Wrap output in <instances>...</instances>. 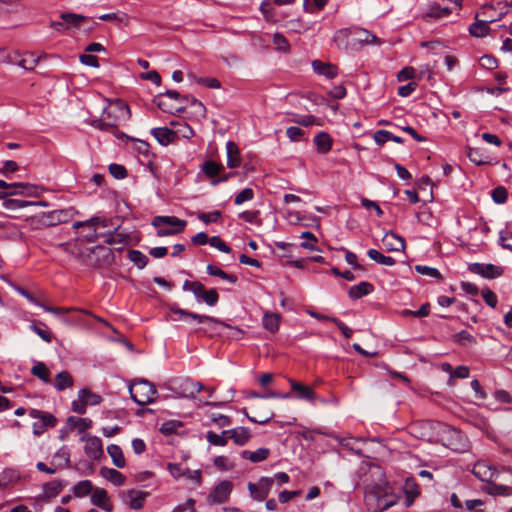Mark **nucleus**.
<instances>
[{
	"instance_id": "obj_9",
	"label": "nucleus",
	"mask_w": 512,
	"mask_h": 512,
	"mask_svg": "<svg viewBox=\"0 0 512 512\" xmlns=\"http://www.w3.org/2000/svg\"><path fill=\"white\" fill-rule=\"evenodd\" d=\"M76 210L72 207L66 209H59L48 212L45 215L46 223L50 226H55L61 223L69 222L76 214Z\"/></svg>"
},
{
	"instance_id": "obj_40",
	"label": "nucleus",
	"mask_w": 512,
	"mask_h": 512,
	"mask_svg": "<svg viewBox=\"0 0 512 512\" xmlns=\"http://www.w3.org/2000/svg\"><path fill=\"white\" fill-rule=\"evenodd\" d=\"M229 433L227 430L222 431L221 434H217L213 431H208L206 434V439L209 444L214 446H226L228 443Z\"/></svg>"
},
{
	"instance_id": "obj_3",
	"label": "nucleus",
	"mask_w": 512,
	"mask_h": 512,
	"mask_svg": "<svg viewBox=\"0 0 512 512\" xmlns=\"http://www.w3.org/2000/svg\"><path fill=\"white\" fill-rule=\"evenodd\" d=\"M151 224L157 228L158 237H166L183 232L187 222L176 216H156Z\"/></svg>"
},
{
	"instance_id": "obj_54",
	"label": "nucleus",
	"mask_w": 512,
	"mask_h": 512,
	"mask_svg": "<svg viewBox=\"0 0 512 512\" xmlns=\"http://www.w3.org/2000/svg\"><path fill=\"white\" fill-rule=\"evenodd\" d=\"M328 0H304L303 8L308 13H314L316 10H321Z\"/></svg>"
},
{
	"instance_id": "obj_24",
	"label": "nucleus",
	"mask_w": 512,
	"mask_h": 512,
	"mask_svg": "<svg viewBox=\"0 0 512 512\" xmlns=\"http://www.w3.org/2000/svg\"><path fill=\"white\" fill-rule=\"evenodd\" d=\"M374 290V287L371 283L362 281L357 285H353L348 290V296L355 300L360 299L368 294H370Z\"/></svg>"
},
{
	"instance_id": "obj_28",
	"label": "nucleus",
	"mask_w": 512,
	"mask_h": 512,
	"mask_svg": "<svg viewBox=\"0 0 512 512\" xmlns=\"http://www.w3.org/2000/svg\"><path fill=\"white\" fill-rule=\"evenodd\" d=\"M270 455L269 448H258L256 451L243 450L241 452V457L243 459L250 460L252 463H259L266 460Z\"/></svg>"
},
{
	"instance_id": "obj_20",
	"label": "nucleus",
	"mask_w": 512,
	"mask_h": 512,
	"mask_svg": "<svg viewBox=\"0 0 512 512\" xmlns=\"http://www.w3.org/2000/svg\"><path fill=\"white\" fill-rule=\"evenodd\" d=\"M125 495L126 498L129 500V507L134 510H139L144 506L146 497L148 496V492L131 489L128 490L125 493Z\"/></svg>"
},
{
	"instance_id": "obj_13",
	"label": "nucleus",
	"mask_w": 512,
	"mask_h": 512,
	"mask_svg": "<svg viewBox=\"0 0 512 512\" xmlns=\"http://www.w3.org/2000/svg\"><path fill=\"white\" fill-rule=\"evenodd\" d=\"M351 32L352 36L350 39L352 40L353 49L358 45L372 43L377 40L375 35L360 27H351Z\"/></svg>"
},
{
	"instance_id": "obj_51",
	"label": "nucleus",
	"mask_w": 512,
	"mask_h": 512,
	"mask_svg": "<svg viewBox=\"0 0 512 512\" xmlns=\"http://www.w3.org/2000/svg\"><path fill=\"white\" fill-rule=\"evenodd\" d=\"M214 466L221 471L234 469L235 464L226 456H217L213 460Z\"/></svg>"
},
{
	"instance_id": "obj_15",
	"label": "nucleus",
	"mask_w": 512,
	"mask_h": 512,
	"mask_svg": "<svg viewBox=\"0 0 512 512\" xmlns=\"http://www.w3.org/2000/svg\"><path fill=\"white\" fill-rule=\"evenodd\" d=\"M467 157L475 165L495 164L491 156L482 148L469 147L467 151Z\"/></svg>"
},
{
	"instance_id": "obj_64",
	"label": "nucleus",
	"mask_w": 512,
	"mask_h": 512,
	"mask_svg": "<svg viewBox=\"0 0 512 512\" xmlns=\"http://www.w3.org/2000/svg\"><path fill=\"white\" fill-rule=\"evenodd\" d=\"M499 244L503 248L512 251V233L508 231H501L499 235Z\"/></svg>"
},
{
	"instance_id": "obj_35",
	"label": "nucleus",
	"mask_w": 512,
	"mask_h": 512,
	"mask_svg": "<svg viewBox=\"0 0 512 512\" xmlns=\"http://www.w3.org/2000/svg\"><path fill=\"white\" fill-rule=\"evenodd\" d=\"M374 141L382 146L384 145L387 141H393V142H396V143H403L404 140L403 138L399 137V136H395L394 134H392L390 131H387V130H378L374 133Z\"/></svg>"
},
{
	"instance_id": "obj_59",
	"label": "nucleus",
	"mask_w": 512,
	"mask_h": 512,
	"mask_svg": "<svg viewBox=\"0 0 512 512\" xmlns=\"http://www.w3.org/2000/svg\"><path fill=\"white\" fill-rule=\"evenodd\" d=\"M222 216L221 211L215 210L208 213H199L198 219L205 224L216 223Z\"/></svg>"
},
{
	"instance_id": "obj_50",
	"label": "nucleus",
	"mask_w": 512,
	"mask_h": 512,
	"mask_svg": "<svg viewBox=\"0 0 512 512\" xmlns=\"http://www.w3.org/2000/svg\"><path fill=\"white\" fill-rule=\"evenodd\" d=\"M180 427H182V422L178 420H168L162 423L159 430L163 435L169 436L175 433Z\"/></svg>"
},
{
	"instance_id": "obj_4",
	"label": "nucleus",
	"mask_w": 512,
	"mask_h": 512,
	"mask_svg": "<svg viewBox=\"0 0 512 512\" xmlns=\"http://www.w3.org/2000/svg\"><path fill=\"white\" fill-rule=\"evenodd\" d=\"M29 416L37 419V421L32 425L33 434L35 436L42 435L48 428L54 427L57 423L56 417L47 411L31 409L29 411Z\"/></svg>"
},
{
	"instance_id": "obj_34",
	"label": "nucleus",
	"mask_w": 512,
	"mask_h": 512,
	"mask_svg": "<svg viewBox=\"0 0 512 512\" xmlns=\"http://www.w3.org/2000/svg\"><path fill=\"white\" fill-rule=\"evenodd\" d=\"M263 327L274 333L278 331L280 324V315L277 313L265 312L263 315Z\"/></svg>"
},
{
	"instance_id": "obj_53",
	"label": "nucleus",
	"mask_w": 512,
	"mask_h": 512,
	"mask_svg": "<svg viewBox=\"0 0 512 512\" xmlns=\"http://www.w3.org/2000/svg\"><path fill=\"white\" fill-rule=\"evenodd\" d=\"M62 489V486L60 483L57 482H50L46 483L43 486V496H46V498L49 500L51 497L57 496Z\"/></svg>"
},
{
	"instance_id": "obj_49",
	"label": "nucleus",
	"mask_w": 512,
	"mask_h": 512,
	"mask_svg": "<svg viewBox=\"0 0 512 512\" xmlns=\"http://www.w3.org/2000/svg\"><path fill=\"white\" fill-rule=\"evenodd\" d=\"M13 184H18L21 187H19V188H6V190L3 191V195H5V199L8 196H11V195L30 194L32 187L29 184L22 183V182H14Z\"/></svg>"
},
{
	"instance_id": "obj_19",
	"label": "nucleus",
	"mask_w": 512,
	"mask_h": 512,
	"mask_svg": "<svg viewBox=\"0 0 512 512\" xmlns=\"http://www.w3.org/2000/svg\"><path fill=\"white\" fill-rule=\"evenodd\" d=\"M151 134L158 141L159 144L166 146L174 141L176 132L168 127H157L151 129Z\"/></svg>"
},
{
	"instance_id": "obj_12",
	"label": "nucleus",
	"mask_w": 512,
	"mask_h": 512,
	"mask_svg": "<svg viewBox=\"0 0 512 512\" xmlns=\"http://www.w3.org/2000/svg\"><path fill=\"white\" fill-rule=\"evenodd\" d=\"M447 446L453 451L464 452L468 447V441L459 430L450 429Z\"/></svg>"
},
{
	"instance_id": "obj_7",
	"label": "nucleus",
	"mask_w": 512,
	"mask_h": 512,
	"mask_svg": "<svg viewBox=\"0 0 512 512\" xmlns=\"http://www.w3.org/2000/svg\"><path fill=\"white\" fill-rule=\"evenodd\" d=\"M273 484V478L261 477L257 483L249 482L247 488L254 500L263 501L267 498Z\"/></svg>"
},
{
	"instance_id": "obj_38",
	"label": "nucleus",
	"mask_w": 512,
	"mask_h": 512,
	"mask_svg": "<svg viewBox=\"0 0 512 512\" xmlns=\"http://www.w3.org/2000/svg\"><path fill=\"white\" fill-rule=\"evenodd\" d=\"M291 388L293 391L299 393V397L305 400H313L315 397V392L309 386L301 384L297 381L290 380Z\"/></svg>"
},
{
	"instance_id": "obj_33",
	"label": "nucleus",
	"mask_w": 512,
	"mask_h": 512,
	"mask_svg": "<svg viewBox=\"0 0 512 512\" xmlns=\"http://www.w3.org/2000/svg\"><path fill=\"white\" fill-rule=\"evenodd\" d=\"M74 384V379L71 374L67 371H61L55 377V388L58 391H63Z\"/></svg>"
},
{
	"instance_id": "obj_32",
	"label": "nucleus",
	"mask_w": 512,
	"mask_h": 512,
	"mask_svg": "<svg viewBox=\"0 0 512 512\" xmlns=\"http://www.w3.org/2000/svg\"><path fill=\"white\" fill-rule=\"evenodd\" d=\"M100 472L104 478L116 486H121L125 483L126 477L116 469L102 468Z\"/></svg>"
},
{
	"instance_id": "obj_16",
	"label": "nucleus",
	"mask_w": 512,
	"mask_h": 512,
	"mask_svg": "<svg viewBox=\"0 0 512 512\" xmlns=\"http://www.w3.org/2000/svg\"><path fill=\"white\" fill-rule=\"evenodd\" d=\"M475 477L484 482H490L496 475V470L485 462H477L472 470Z\"/></svg>"
},
{
	"instance_id": "obj_31",
	"label": "nucleus",
	"mask_w": 512,
	"mask_h": 512,
	"mask_svg": "<svg viewBox=\"0 0 512 512\" xmlns=\"http://www.w3.org/2000/svg\"><path fill=\"white\" fill-rule=\"evenodd\" d=\"M107 453L117 468H124L126 465L125 457L120 446L111 444L107 447Z\"/></svg>"
},
{
	"instance_id": "obj_27",
	"label": "nucleus",
	"mask_w": 512,
	"mask_h": 512,
	"mask_svg": "<svg viewBox=\"0 0 512 512\" xmlns=\"http://www.w3.org/2000/svg\"><path fill=\"white\" fill-rule=\"evenodd\" d=\"M451 13L448 7H440L438 4L431 5L428 10L422 14V19L430 22L432 19H440Z\"/></svg>"
},
{
	"instance_id": "obj_36",
	"label": "nucleus",
	"mask_w": 512,
	"mask_h": 512,
	"mask_svg": "<svg viewBox=\"0 0 512 512\" xmlns=\"http://www.w3.org/2000/svg\"><path fill=\"white\" fill-rule=\"evenodd\" d=\"M314 144L317 149L322 152H328L332 147V138L326 132H320L314 137Z\"/></svg>"
},
{
	"instance_id": "obj_42",
	"label": "nucleus",
	"mask_w": 512,
	"mask_h": 512,
	"mask_svg": "<svg viewBox=\"0 0 512 512\" xmlns=\"http://www.w3.org/2000/svg\"><path fill=\"white\" fill-rule=\"evenodd\" d=\"M32 375L39 378L41 381H43L45 384H50V371L46 367V365L42 362H38L35 364L31 369Z\"/></svg>"
},
{
	"instance_id": "obj_60",
	"label": "nucleus",
	"mask_w": 512,
	"mask_h": 512,
	"mask_svg": "<svg viewBox=\"0 0 512 512\" xmlns=\"http://www.w3.org/2000/svg\"><path fill=\"white\" fill-rule=\"evenodd\" d=\"M87 223H88V227H92V228H96L97 226L109 227V226L114 225L112 219L98 217V216L91 217L90 219L87 220Z\"/></svg>"
},
{
	"instance_id": "obj_55",
	"label": "nucleus",
	"mask_w": 512,
	"mask_h": 512,
	"mask_svg": "<svg viewBox=\"0 0 512 512\" xmlns=\"http://www.w3.org/2000/svg\"><path fill=\"white\" fill-rule=\"evenodd\" d=\"M273 44L278 51L288 52L290 50L288 40L280 33H275L273 35Z\"/></svg>"
},
{
	"instance_id": "obj_39",
	"label": "nucleus",
	"mask_w": 512,
	"mask_h": 512,
	"mask_svg": "<svg viewBox=\"0 0 512 512\" xmlns=\"http://www.w3.org/2000/svg\"><path fill=\"white\" fill-rule=\"evenodd\" d=\"M104 236L106 238L105 242L109 245H126L129 242V236L127 234L118 232V226L114 227V232H110Z\"/></svg>"
},
{
	"instance_id": "obj_48",
	"label": "nucleus",
	"mask_w": 512,
	"mask_h": 512,
	"mask_svg": "<svg viewBox=\"0 0 512 512\" xmlns=\"http://www.w3.org/2000/svg\"><path fill=\"white\" fill-rule=\"evenodd\" d=\"M415 271L421 275L428 276L437 280H442V275L438 269L426 265H416Z\"/></svg>"
},
{
	"instance_id": "obj_46",
	"label": "nucleus",
	"mask_w": 512,
	"mask_h": 512,
	"mask_svg": "<svg viewBox=\"0 0 512 512\" xmlns=\"http://www.w3.org/2000/svg\"><path fill=\"white\" fill-rule=\"evenodd\" d=\"M128 258L133 262L139 269H143L148 263V257L139 250H130L128 252Z\"/></svg>"
},
{
	"instance_id": "obj_26",
	"label": "nucleus",
	"mask_w": 512,
	"mask_h": 512,
	"mask_svg": "<svg viewBox=\"0 0 512 512\" xmlns=\"http://www.w3.org/2000/svg\"><path fill=\"white\" fill-rule=\"evenodd\" d=\"M383 243L390 251H401L405 248V241L402 237L393 232H388L383 237Z\"/></svg>"
},
{
	"instance_id": "obj_23",
	"label": "nucleus",
	"mask_w": 512,
	"mask_h": 512,
	"mask_svg": "<svg viewBox=\"0 0 512 512\" xmlns=\"http://www.w3.org/2000/svg\"><path fill=\"white\" fill-rule=\"evenodd\" d=\"M496 21L494 18L477 20L469 26V33L478 38L485 37L490 32L489 23Z\"/></svg>"
},
{
	"instance_id": "obj_43",
	"label": "nucleus",
	"mask_w": 512,
	"mask_h": 512,
	"mask_svg": "<svg viewBox=\"0 0 512 512\" xmlns=\"http://www.w3.org/2000/svg\"><path fill=\"white\" fill-rule=\"evenodd\" d=\"M367 255L371 260L385 266H393L396 263L394 258L385 256L376 249H369Z\"/></svg>"
},
{
	"instance_id": "obj_44",
	"label": "nucleus",
	"mask_w": 512,
	"mask_h": 512,
	"mask_svg": "<svg viewBox=\"0 0 512 512\" xmlns=\"http://www.w3.org/2000/svg\"><path fill=\"white\" fill-rule=\"evenodd\" d=\"M154 102L157 104L158 108L165 113L173 114L174 112H180L182 110L181 107H176L175 105L167 101L166 98L163 97V95L158 94L155 97Z\"/></svg>"
},
{
	"instance_id": "obj_8",
	"label": "nucleus",
	"mask_w": 512,
	"mask_h": 512,
	"mask_svg": "<svg viewBox=\"0 0 512 512\" xmlns=\"http://www.w3.org/2000/svg\"><path fill=\"white\" fill-rule=\"evenodd\" d=\"M81 440L85 442L84 452L87 457L97 460L103 455V444L99 437L87 434Z\"/></svg>"
},
{
	"instance_id": "obj_56",
	"label": "nucleus",
	"mask_w": 512,
	"mask_h": 512,
	"mask_svg": "<svg viewBox=\"0 0 512 512\" xmlns=\"http://www.w3.org/2000/svg\"><path fill=\"white\" fill-rule=\"evenodd\" d=\"M218 300L219 295L217 290L214 288L206 290L200 298V301L205 302L208 306H215L218 303Z\"/></svg>"
},
{
	"instance_id": "obj_5",
	"label": "nucleus",
	"mask_w": 512,
	"mask_h": 512,
	"mask_svg": "<svg viewBox=\"0 0 512 512\" xmlns=\"http://www.w3.org/2000/svg\"><path fill=\"white\" fill-rule=\"evenodd\" d=\"M233 490V483L229 480L220 481L209 493L207 500L210 504H224Z\"/></svg>"
},
{
	"instance_id": "obj_63",
	"label": "nucleus",
	"mask_w": 512,
	"mask_h": 512,
	"mask_svg": "<svg viewBox=\"0 0 512 512\" xmlns=\"http://www.w3.org/2000/svg\"><path fill=\"white\" fill-rule=\"evenodd\" d=\"M30 329L35 332L43 341L50 343L53 339V335L50 330L40 328L36 324H32Z\"/></svg>"
},
{
	"instance_id": "obj_30",
	"label": "nucleus",
	"mask_w": 512,
	"mask_h": 512,
	"mask_svg": "<svg viewBox=\"0 0 512 512\" xmlns=\"http://www.w3.org/2000/svg\"><path fill=\"white\" fill-rule=\"evenodd\" d=\"M352 36L351 27L340 29L334 34V42L338 47H343L345 49L351 48L353 49L352 40L350 37Z\"/></svg>"
},
{
	"instance_id": "obj_14",
	"label": "nucleus",
	"mask_w": 512,
	"mask_h": 512,
	"mask_svg": "<svg viewBox=\"0 0 512 512\" xmlns=\"http://www.w3.org/2000/svg\"><path fill=\"white\" fill-rule=\"evenodd\" d=\"M61 19L63 20V22H54L52 24V26L57 30H59V27L79 28L82 25V23L87 20V17L80 15V14H75V13H62Z\"/></svg>"
},
{
	"instance_id": "obj_57",
	"label": "nucleus",
	"mask_w": 512,
	"mask_h": 512,
	"mask_svg": "<svg viewBox=\"0 0 512 512\" xmlns=\"http://www.w3.org/2000/svg\"><path fill=\"white\" fill-rule=\"evenodd\" d=\"M254 199V191L251 188H245L238 194H236L234 198V203L236 205H241L244 202L251 201Z\"/></svg>"
},
{
	"instance_id": "obj_17",
	"label": "nucleus",
	"mask_w": 512,
	"mask_h": 512,
	"mask_svg": "<svg viewBox=\"0 0 512 512\" xmlns=\"http://www.w3.org/2000/svg\"><path fill=\"white\" fill-rule=\"evenodd\" d=\"M403 492L405 494V507H410L415 499L419 496V486L412 478H407L403 485Z\"/></svg>"
},
{
	"instance_id": "obj_37",
	"label": "nucleus",
	"mask_w": 512,
	"mask_h": 512,
	"mask_svg": "<svg viewBox=\"0 0 512 512\" xmlns=\"http://www.w3.org/2000/svg\"><path fill=\"white\" fill-rule=\"evenodd\" d=\"M93 484L90 480L79 481L72 487V492L75 497H86L93 492Z\"/></svg>"
},
{
	"instance_id": "obj_21",
	"label": "nucleus",
	"mask_w": 512,
	"mask_h": 512,
	"mask_svg": "<svg viewBox=\"0 0 512 512\" xmlns=\"http://www.w3.org/2000/svg\"><path fill=\"white\" fill-rule=\"evenodd\" d=\"M226 152L227 166L231 169L239 167L241 164V155L237 144L233 141H228L226 143Z\"/></svg>"
},
{
	"instance_id": "obj_52",
	"label": "nucleus",
	"mask_w": 512,
	"mask_h": 512,
	"mask_svg": "<svg viewBox=\"0 0 512 512\" xmlns=\"http://www.w3.org/2000/svg\"><path fill=\"white\" fill-rule=\"evenodd\" d=\"M491 197L496 204H504L508 198V191L503 186H498L491 192Z\"/></svg>"
},
{
	"instance_id": "obj_58",
	"label": "nucleus",
	"mask_w": 512,
	"mask_h": 512,
	"mask_svg": "<svg viewBox=\"0 0 512 512\" xmlns=\"http://www.w3.org/2000/svg\"><path fill=\"white\" fill-rule=\"evenodd\" d=\"M300 237L307 240L301 243V247L311 251L317 250V248L314 245V242H317V238L312 232L304 231L301 233Z\"/></svg>"
},
{
	"instance_id": "obj_11",
	"label": "nucleus",
	"mask_w": 512,
	"mask_h": 512,
	"mask_svg": "<svg viewBox=\"0 0 512 512\" xmlns=\"http://www.w3.org/2000/svg\"><path fill=\"white\" fill-rule=\"evenodd\" d=\"M91 503L105 512H113V504L107 491L103 488H96L91 494Z\"/></svg>"
},
{
	"instance_id": "obj_1",
	"label": "nucleus",
	"mask_w": 512,
	"mask_h": 512,
	"mask_svg": "<svg viewBox=\"0 0 512 512\" xmlns=\"http://www.w3.org/2000/svg\"><path fill=\"white\" fill-rule=\"evenodd\" d=\"M131 117L130 108L124 101L117 99L110 102L99 119H94L90 125L101 131H109L117 128Z\"/></svg>"
},
{
	"instance_id": "obj_41",
	"label": "nucleus",
	"mask_w": 512,
	"mask_h": 512,
	"mask_svg": "<svg viewBox=\"0 0 512 512\" xmlns=\"http://www.w3.org/2000/svg\"><path fill=\"white\" fill-rule=\"evenodd\" d=\"M207 273L211 276H216V277H219L223 280H226L230 283H236L238 278L236 275L234 274H228L226 273L225 271H223L221 268H219L218 266L216 265H213V264H209L207 265Z\"/></svg>"
},
{
	"instance_id": "obj_47",
	"label": "nucleus",
	"mask_w": 512,
	"mask_h": 512,
	"mask_svg": "<svg viewBox=\"0 0 512 512\" xmlns=\"http://www.w3.org/2000/svg\"><path fill=\"white\" fill-rule=\"evenodd\" d=\"M453 341L462 346H469L475 343V338L467 330H461L453 335Z\"/></svg>"
},
{
	"instance_id": "obj_22",
	"label": "nucleus",
	"mask_w": 512,
	"mask_h": 512,
	"mask_svg": "<svg viewBox=\"0 0 512 512\" xmlns=\"http://www.w3.org/2000/svg\"><path fill=\"white\" fill-rule=\"evenodd\" d=\"M171 312L174 314H178L181 317L191 318L196 320L198 323H205V322H213L215 324H221L224 325L223 322L219 321L218 319L208 316V315H200L197 313L189 312L187 310L181 309V308H172Z\"/></svg>"
},
{
	"instance_id": "obj_10",
	"label": "nucleus",
	"mask_w": 512,
	"mask_h": 512,
	"mask_svg": "<svg viewBox=\"0 0 512 512\" xmlns=\"http://www.w3.org/2000/svg\"><path fill=\"white\" fill-rule=\"evenodd\" d=\"M469 269L471 272L489 279L500 277L503 273L502 267L494 264L473 263Z\"/></svg>"
},
{
	"instance_id": "obj_2",
	"label": "nucleus",
	"mask_w": 512,
	"mask_h": 512,
	"mask_svg": "<svg viewBox=\"0 0 512 512\" xmlns=\"http://www.w3.org/2000/svg\"><path fill=\"white\" fill-rule=\"evenodd\" d=\"M129 392L133 401L141 406L153 403L157 396L155 385L146 379L135 381L130 385Z\"/></svg>"
},
{
	"instance_id": "obj_18",
	"label": "nucleus",
	"mask_w": 512,
	"mask_h": 512,
	"mask_svg": "<svg viewBox=\"0 0 512 512\" xmlns=\"http://www.w3.org/2000/svg\"><path fill=\"white\" fill-rule=\"evenodd\" d=\"M312 68L316 74L322 75L327 79H333L338 74L337 66L331 63L322 62L320 60H314L312 62Z\"/></svg>"
},
{
	"instance_id": "obj_62",
	"label": "nucleus",
	"mask_w": 512,
	"mask_h": 512,
	"mask_svg": "<svg viewBox=\"0 0 512 512\" xmlns=\"http://www.w3.org/2000/svg\"><path fill=\"white\" fill-rule=\"evenodd\" d=\"M109 172L115 179H124L127 176L126 168L116 163L109 165Z\"/></svg>"
},
{
	"instance_id": "obj_25",
	"label": "nucleus",
	"mask_w": 512,
	"mask_h": 512,
	"mask_svg": "<svg viewBox=\"0 0 512 512\" xmlns=\"http://www.w3.org/2000/svg\"><path fill=\"white\" fill-rule=\"evenodd\" d=\"M227 432L229 433V438L238 446H244L251 438L250 431L246 427L233 428L227 430Z\"/></svg>"
},
{
	"instance_id": "obj_29",
	"label": "nucleus",
	"mask_w": 512,
	"mask_h": 512,
	"mask_svg": "<svg viewBox=\"0 0 512 512\" xmlns=\"http://www.w3.org/2000/svg\"><path fill=\"white\" fill-rule=\"evenodd\" d=\"M224 169L221 163H217L213 160H207L201 166V171L212 180L217 179L216 177L220 175Z\"/></svg>"
},
{
	"instance_id": "obj_6",
	"label": "nucleus",
	"mask_w": 512,
	"mask_h": 512,
	"mask_svg": "<svg viewBox=\"0 0 512 512\" xmlns=\"http://www.w3.org/2000/svg\"><path fill=\"white\" fill-rule=\"evenodd\" d=\"M203 389V384L190 378H185L174 383L173 390L183 398L194 399Z\"/></svg>"
},
{
	"instance_id": "obj_45",
	"label": "nucleus",
	"mask_w": 512,
	"mask_h": 512,
	"mask_svg": "<svg viewBox=\"0 0 512 512\" xmlns=\"http://www.w3.org/2000/svg\"><path fill=\"white\" fill-rule=\"evenodd\" d=\"M79 398L83 399L86 405L95 406L102 402V397L98 394H95L88 389L79 390Z\"/></svg>"
},
{
	"instance_id": "obj_61",
	"label": "nucleus",
	"mask_w": 512,
	"mask_h": 512,
	"mask_svg": "<svg viewBox=\"0 0 512 512\" xmlns=\"http://www.w3.org/2000/svg\"><path fill=\"white\" fill-rule=\"evenodd\" d=\"M167 469L175 479L186 476L187 468H184L180 463H168Z\"/></svg>"
}]
</instances>
